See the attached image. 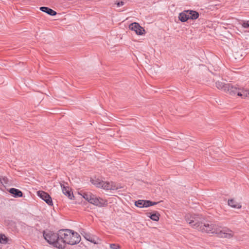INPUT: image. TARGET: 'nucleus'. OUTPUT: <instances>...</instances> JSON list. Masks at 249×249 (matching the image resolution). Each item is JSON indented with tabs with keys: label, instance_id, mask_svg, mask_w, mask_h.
<instances>
[{
	"label": "nucleus",
	"instance_id": "18",
	"mask_svg": "<svg viewBox=\"0 0 249 249\" xmlns=\"http://www.w3.org/2000/svg\"><path fill=\"white\" fill-rule=\"evenodd\" d=\"M135 206L140 208L144 207V200H139L135 203Z\"/></svg>",
	"mask_w": 249,
	"mask_h": 249
},
{
	"label": "nucleus",
	"instance_id": "10",
	"mask_svg": "<svg viewBox=\"0 0 249 249\" xmlns=\"http://www.w3.org/2000/svg\"><path fill=\"white\" fill-rule=\"evenodd\" d=\"M60 186L62 189L63 193L67 196L70 199H72L74 197L73 194L71 193L70 189L67 186H65L63 183H60Z\"/></svg>",
	"mask_w": 249,
	"mask_h": 249
},
{
	"label": "nucleus",
	"instance_id": "22",
	"mask_svg": "<svg viewBox=\"0 0 249 249\" xmlns=\"http://www.w3.org/2000/svg\"><path fill=\"white\" fill-rule=\"evenodd\" d=\"M124 4V2L121 1L120 2H117V5L118 7H120L121 6H123Z\"/></svg>",
	"mask_w": 249,
	"mask_h": 249
},
{
	"label": "nucleus",
	"instance_id": "7",
	"mask_svg": "<svg viewBox=\"0 0 249 249\" xmlns=\"http://www.w3.org/2000/svg\"><path fill=\"white\" fill-rule=\"evenodd\" d=\"M37 194L38 196L45 201L49 205H53L52 198L48 193L42 191H39L37 192Z\"/></svg>",
	"mask_w": 249,
	"mask_h": 249
},
{
	"label": "nucleus",
	"instance_id": "14",
	"mask_svg": "<svg viewBox=\"0 0 249 249\" xmlns=\"http://www.w3.org/2000/svg\"><path fill=\"white\" fill-rule=\"evenodd\" d=\"M147 216L150 217L152 220L158 221L159 220L160 214L156 212L153 214H151L150 213H146Z\"/></svg>",
	"mask_w": 249,
	"mask_h": 249
},
{
	"label": "nucleus",
	"instance_id": "6",
	"mask_svg": "<svg viewBox=\"0 0 249 249\" xmlns=\"http://www.w3.org/2000/svg\"><path fill=\"white\" fill-rule=\"evenodd\" d=\"M199 17V14L197 12L194 10H184L181 13H179L178 16V19L181 22H185L187 20L196 19Z\"/></svg>",
	"mask_w": 249,
	"mask_h": 249
},
{
	"label": "nucleus",
	"instance_id": "13",
	"mask_svg": "<svg viewBox=\"0 0 249 249\" xmlns=\"http://www.w3.org/2000/svg\"><path fill=\"white\" fill-rule=\"evenodd\" d=\"M228 205L233 208L240 209L241 208V205L240 203H238L233 199H231L228 200Z\"/></svg>",
	"mask_w": 249,
	"mask_h": 249
},
{
	"label": "nucleus",
	"instance_id": "20",
	"mask_svg": "<svg viewBox=\"0 0 249 249\" xmlns=\"http://www.w3.org/2000/svg\"><path fill=\"white\" fill-rule=\"evenodd\" d=\"M110 248L111 249H119L120 247L119 245L115 244H110Z\"/></svg>",
	"mask_w": 249,
	"mask_h": 249
},
{
	"label": "nucleus",
	"instance_id": "4",
	"mask_svg": "<svg viewBox=\"0 0 249 249\" xmlns=\"http://www.w3.org/2000/svg\"><path fill=\"white\" fill-rule=\"evenodd\" d=\"M81 195L82 197L89 203L96 206L102 207H106L107 205V200L100 197H97L90 192H84Z\"/></svg>",
	"mask_w": 249,
	"mask_h": 249
},
{
	"label": "nucleus",
	"instance_id": "15",
	"mask_svg": "<svg viewBox=\"0 0 249 249\" xmlns=\"http://www.w3.org/2000/svg\"><path fill=\"white\" fill-rule=\"evenodd\" d=\"M92 184L95 185L98 188H101L103 181L98 178H92L91 179Z\"/></svg>",
	"mask_w": 249,
	"mask_h": 249
},
{
	"label": "nucleus",
	"instance_id": "3",
	"mask_svg": "<svg viewBox=\"0 0 249 249\" xmlns=\"http://www.w3.org/2000/svg\"><path fill=\"white\" fill-rule=\"evenodd\" d=\"M216 88L229 93L231 95H237L242 99H249V89L240 88L230 84H226L223 81H218L215 83Z\"/></svg>",
	"mask_w": 249,
	"mask_h": 249
},
{
	"label": "nucleus",
	"instance_id": "1",
	"mask_svg": "<svg viewBox=\"0 0 249 249\" xmlns=\"http://www.w3.org/2000/svg\"><path fill=\"white\" fill-rule=\"evenodd\" d=\"M43 235L47 242L59 249H64L66 244L73 245L81 241V237L78 233L69 229L60 230L57 233L44 231Z\"/></svg>",
	"mask_w": 249,
	"mask_h": 249
},
{
	"label": "nucleus",
	"instance_id": "16",
	"mask_svg": "<svg viewBox=\"0 0 249 249\" xmlns=\"http://www.w3.org/2000/svg\"><path fill=\"white\" fill-rule=\"evenodd\" d=\"M84 237L87 240L89 241L91 243H93L94 244H97L98 243V239H96V240L94 237H91L89 234L88 233H85Z\"/></svg>",
	"mask_w": 249,
	"mask_h": 249
},
{
	"label": "nucleus",
	"instance_id": "11",
	"mask_svg": "<svg viewBox=\"0 0 249 249\" xmlns=\"http://www.w3.org/2000/svg\"><path fill=\"white\" fill-rule=\"evenodd\" d=\"M9 192L12 194L15 197H22L23 194L21 191L16 188H11L9 190Z\"/></svg>",
	"mask_w": 249,
	"mask_h": 249
},
{
	"label": "nucleus",
	"instance_id": "2",
	"mask_svg": "<svg viewBox=\"0 0 249 249\" xmlns=\"http://www.w3.org/2000/svg\"><path fill=\"white\" fill-rule=\"evenodd\" d=\"M198 230L208 233H214L221 238H230L233 235V231L228 228L212 223L204 224L202 223Z\"/></svg>",
	"mask_w": 249,
	"mask_h": 249
},
{
	"label": "nucleus",
	"instance_id": "5",
	"mask_svg": "<svg viewBox=\"0 0 249 249\" xmlns=\"http://www.w3.org/2000/svg\"><path fill=\"white\" fill-rule=\"evenodd\" d=\"M203 218L197 214H187L185 216V220L190 226L196 229H198L199 226L202 224Z\"/></svg>",
	"mask_w": 249,
	"mask_h": 249
},
{
	"label": "nucleus",
	"instance_id": "9",
	"mask_svg": "<svg viewBox=\"0 0 249 249\" xmlns=\"http://www.w3.org/2000/svg\"><path fill=\"white\" fill-rule=\"evenodd\" d=\"M113 182L103 181L101 188L106 190H116L120 188Z\"/></svg>",
	"mask_w": 249,
	"mask_h": 249
},
{
	"label": "nucleus",
	"instance_id": "17",
	"mask_svg": "<svg viewBox=\"0 0 249 249\" xmlns=\"http://www.w3.org/2000/svg\"><path fill=\"white\" fill-rule=\"evenodd\" d=\"M158 202H152L150 200H144V207H148L156 205Z\"/></svg>",
	"mask_w": 249,
	"mask_h": 249
},
{
	"label": "nucleus",
	"instance_id": "12",
	"mask_svg": "<svg viewBox=\"0 0 249 249\" xmlns=\"http://www.w3.org/2000/svg\"><path fill=\"white\" fill-rule=\"evenodd\" d=\"M40 10L51 16H55L57 14L55 11L47 7H41Z\"/></svg>",
	"mask_w": 249,
	"mask_h": 249
},
{
	"label": "nucleus",
	"instance_id": "19",
	"mask_svg": "<svg viewBox=\"0 0 249 249\" xmlns=\"http://www.w3.org/2000/svg\"><path fill=\"white\" fill-rule=\"evenodd\" d=\"M7 241V238L4 235H1L0 236V243H6Z\"/></svg>",
	"mask_w": 249,
	"mask_h": 249
},
{
	"label": "nucleus",
	"instance_id": "8",
	"mask_svg": "<svg viewBox=\"0 0 249 249\" xmlns=\"http://www.w3.org/2000/svg\"><path fill=\"white\" fill-rule=\"evenodd\" d=\"M129 28L134 31L138 35H142L144 32V29L141 27L138 23L134 22L130 24Z\"/></svg>",
	"mask_w": 249,
	"mask_h": 249
},
{
	"label": "nucleus",
	"instance_id": "21",
	"mask_svg": "<svg viewBox=\"0 0 249 249\" xmlns=\"http://www.w3.org/2000/svg\"><path fill=\"white\" fill-rule=\"evenodd\" d=\"M242 25L243 27H244V28H249V20H248L246 22H244Z\"/></svg>",
	"mask_w": 249,
	"mask_h": 249
}]
</instances>
